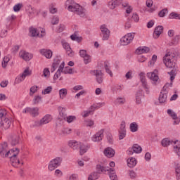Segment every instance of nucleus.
Listing matches in <instances>:
<instances>
[{"instance_id": "1", "label": "nucleus", "mask_w": 180, "mask_h": 180, "mask_svg": "<svg viewBox=\"0 0 180 180\" xmlns=\"http://www.w3.org/2000/svg\"><path fill=\"white\" fill-rule=\"evenodd\" d=\"M163 63L167 68H170L171 71L168 72L167 74L170 75V83H167L162 91H168L167 88H172V81L175 79V77L176 76L178 72V66L176 65V56L175 53H172L171 52H168L163 57Z\"/></svg>"}, {"instance_id": "2", "label": "nucleus", "mask_w": 180, "mask_h": 180, "mask_svg": "<svg viewBox=\"0 0 180 180\" xmlns=\"http://www.w3.org/2000/svg\"><path fill=\"white\" fill-rule=\"evenodd\" d=\"M0 119H1L0 122L1 129L3 130H8L12 124V122L9 118V114H8L6 110H0Z\"/></svg>"}, {"instance_id": "3", "label": "nucleus", "mask_w": 180, "mask_h": 180, "mask_svg": "<svg viewBox=\"0 0 180 180\" xmlns=\"http://www.w3.org/2000/svg\"><path fill=\"white\" fill-rule=\"evenodd\" d=\"M20 150L18 148H15L11 150V156H10L11 164L15 168H18L19 167V164H20V160L18 159V154Z\"/></svg>"}, {"instance_id": "4", "label": "nucleus", "mask_w": 180, "mask_h": 180, "mask_svg": "<svg viewBox=\"0 0 180 180\" xmlns=\"http://www.w3.org/2000/svg\"><path fill=\"white\" fill-rule=\"evenodd\" d=\"M68 11H69V12H74V13L79 15L81 18H84L86 12V10L84 8V7L77 3L72 6Z\"/></svg>"}, {"instance_id": "5", "label": "nucleus", "mask_w": 180, "mask_h": 180, "mask_svg": "<svg viewBox=\"0 0 180 180\" xmlns=\"http://www.w3.org/2000/svg\"><path fill=\"white\" fill-rule=\"evenodd\" d=\"M65 65V63L64 62H62L60 65H59V68L54 75V78L56 79H57V78H60V77L61 76V72L63 74H74V72H72V68L70 67L64 68Z\"/></svg>"}, {"instance_id": "6", "label": "nucleus", "mask_w": 180, "mask_h": 180, "mask_svg": "<svg viewBox=\"0 0 180 180\" xmlns=\"http://www.w3.org/2000/svg\"><path fill=\"white\" fill-rule=\"evenodd\" d=\"M62 162H63V158H60V157H57L55 159L51 160L48 166L49 171H54L56 168L61 165Z\"/></svg>"}, {"instance_id": "7", "label": "nucleus", "mask_w": 180, "mask_h": 180, "mask_svg": "<svg viewBox=\"0 0 180 180\" xmlns=\"http://www.w3.org/2000/svg\"><path fill=\"white\" fill-rule=\"evenodd\" d=\"M134 34H136L134 32L128 33L122 37L120 39L122 46H127V44H129L131 41H133V39H134Z\"/></svg>"}, {"instance_id": "8", "label": "nucleus", "mask_w": 180, "mask_h": 180, "mask_svg": "<svg viewBox=\"0 0 180 180\" xmlns=\"http://www.w3.org/2000/svg\"><path fill=\"white\" fill-rule=\"evenodd\" d=\"M11 154V150L8 148V143L4 142L0 145V155L3 158H6L9 157Z\"/></svg>"}, {"instance_id": "9", "label": "nucleus", "mask_w": 180, "mask_h": 180, "mask_svg": "<svg viewBox=\"0 0 180 180\" xmlns=\"http://www.w3.org/2000/svg\"><path fill=\"white\" fill-rule=\"evenodd\" d=\"M22 113H30L32 117H37L39 116V108L37 107H34V108H30V107H27L23 111Z\"/></svg>"}, {"instance_id": "10", "label": "nucleus", "mask_w": 180, "mask_h": 180, "mask_svg": "<svg viewBox=\"0 0 180 180\" xmlns=\"http://www.w3.org/2000/svg\"><path fill=\"white\" fill-rule=\"evenodd\" d=\"M139 77L143 88H144V89L146 90V94H150V86H148V84L147 83V80L146 79V75L143 72H141L139 74Z\"/></svg>"}, {"instance_id": "11", "label": "nucleus", "mask_w": 180, "mask_h": 180, "mask_svg": "<svg viewBox=\"0 0 180 180\" xmlns=\"http://www.w3.org/2000/svg\"><path fill=\"white\" fill-rule=\"evenodd\" d=\"M100 30L101 32V34L103 35V40H108L109 36H110V31L108 27H106L105 25H103L100 27Z\"/></svg>"}, {"instance_id": "12", "label": "nucleus", "mask_w": 180, "mask_h": 180, "mask_svg": "<svg viewBox=\"0 0 180 180\" xmlns=\"http://www.w3.org/2000/svg\"><path fill=\"white\" fill-rule=\"evenodd\" d=\"M119 134V140H123L126 137V122L124 121L120 124Z\"/></svg>"}, {"instance_id": "13", "label": "nucleus", "mask_w": 180, "mask_h": 180, "mask_svg": "<svg viewBox=\"0 0 180 180\" xmlns=\"http://www.w3.org/2000/svg\"><path fill=\"white\" fill-rule=\"evenodd\" d=\"M105 132V129H101L98 131L96 134H94L91 140L94 142H98L102 141V139H103V133Z\"/></svg>"}, {"instance_id": "14", "label": "nucleus", "mask_w": 180, "mask_h": 180, "mask_svg": "<svg viewBox=\"0 0 180 180\" xmlns=\"http://www.w3.org/2000/svg\"><path fill=\"white\" fill-rule=\"evenodd\" d=\"M20 143V136L19 134H13L11 136V146H18Z\"/></svg>"}, {"instance_id": "15", "label": "nucleus", "mask_w": 180, "mask_h": 180, "mask_svg": "<svg viewBox=\"0 0 180 180\" xmlns=\"http://www.w3.org/2000/svg\"><path fill=\"white\" fill-rule=\"evenodd\" d=\"M167 114L173 119V120H174L173 124H179L180 120L179 118H178V115H176V113H175V112L172 111L170 109H168Z\"/></svg>"}, {"instance_id": "16", "label": "nucleus", "mask_w": 180, "mask_h": 180, "mask_svg": "<svg viewBox=\"0 0 180 180\" xmlns=\"http://www.w3.org/2000/svg\"><path fill=\"white\" fill-rule=\"evenodd\" d=\"M167 98H168V91L162 90L159 96L160 103H165L167 102Z\"/></svg>"}, {"instance_id": "17", "label": "nucleus", "mask_w": 180, "mask_h": 180, "mask_svg": "<svg viewBox=\"0 0 180 180\" xmlns=\"http://www.w3.org/2000/svg\"><path fill=\"white\" fill-rule=\"evenodd\" d=\"M163 32H164V27H162V25H158V27H156L153 32L154 39H158V37L161 36V34L163 33Z\"/></svg>"}, {"instance_id": "18", "label": "nucleus", "mask_w": 180, "mask_h": 180, "mask_svg": "<svg viewBox=\"0 0 180 180\" xmlns=\"http://www.w3.org/2000/svg\"><path fill=\"white\" fill-rule=\"evenodd\" d=\"M94 74L96 76L98 84H102L103 82V73L101 70H94Z\"/></svg>"}, {"instance_id": "19", "label": "nucleus", "mask_w": 180, "mask_h": 180, "mask_svg": "<svg viewBox=\"0 0 180 180\" xmlns=\"http://www.w3.org/2000/svg\"><path fill=\"white\" fill-rule=\"evenodd\" d=\"M20 56L25 61H30V60L33 58V55L32 53H29L25 51H21L20 52Z\"/></svg>"}, {"instance_id": "20", "label": "nucleus", "mask_w": 180, "mask_h": 180, "mask_svg": "<svg viewBox=\"0 0 180 180\" xmlns=\"http://www.w3.org/2000/svg\"><path fill=\"white\" fill-rule=\"evenodd\" d=\"M158 73V71L157 70H155L153 72H148L147 74V77L148 78L153 81V82H157V81H158L159 79L158 75H157Z\"/></svg>"}, {"instance_id": "21", "label": "nucleus", "mask_w": 180, "mask_h": 180, "mask_svg": "<svg viewBox=\"0 0 180 180\" xmlns=\"http://www.w3.org/2000/svg\"><path fill=\"white\" fill-rule=\"evenodd\" d=\"M123 0H111L108 2V7L110 9H115L116 6H119V5H121Z\"/></svg>"}, {"instance_id": "22", "label": "nucleus", "mask_w": 180, "mask_h": 180, "mask_svg": "<svg viewBox=\"0 0 180 180\" xmlns=\"http://www.w3.org/2000/svg\"><path fill=\"white\" fill-rule=\"evenodd\" d=\"M143 98H144V92H143V90H139L136 94V103L140 105Z\"/></svg>"}, {"instance_id": "23", "label": "nucleus", "mask_w": 180, "mask_h": 180, "mask_svg": "<svg viewBox=\"0 0 180 180\" xmlns=\"http://www.w3.org/2000/svg\"><path fill=\"white\" fill-rule=\"evenodd\" d=\"M115 150H113V148L110 147H108L104 150V155L108 158H112V157H115Z\"/></svg>"}, {"instance_id": "24", "label": "nucleus", "mask_w": 180, "mask_h": 180, "mask_svg": "<svg viewBox=\"0 0 180 180\" xmlns=\"http://www.w3.org/2000/svg\"><path fill=\"white\" fill-rule=\"evenodd\" d=\"M67 118V115L64 111H60L59 112V117H58V120L56 121V123H58L59 124H63L64 123V120Z\"/></svg>"}, {"instance_id": "25", "label": "nucleus", "mask_w": 180, "mask_h": 180, "mask_svg": "<svg viewBox=\"0 0 180 180\" xmlns=\"http://www.w3.org/2000/svg\"><path fill=\"white\" fill-rule=\"evenodd\" d=\"M96 172L98 174L109 172V167H103L101 165H96Z\"/></svg>"}, {"instance_id": "26", "label": "nucleus", "mask_w": 180, "mask_h": 180, "mask_svg": "<svg viewBox=\"0 0 180 180\" xmlns=\"http://www.w3.org/2000/svg\"><path fill=\"white\" fill-rule=\"evenodd\" d=\"M80 144V142L74 140L70 141L68 143L69 147H70V148H72V150H78L79 148Z\"/></svg>"}, {"instance_id": "27", "label": "nucleus", "mask_w": 180, "mask_h": 180, "mask_svg": "<svg viewBox=\"0 0 180 180\" xmlns=\"http://www.w3.org/2000/svg\"><path fill=\"white\" fill-rule=\"evenodd\" d=\"M179 40H180V36L176 35L174 37L172 41L167 44V46H177V44H179Z\"/></svg>"}, {"instance_id": "28", "label": "nucleus", "mask_w": 180, "mask_h": 180, "mask_svg": "<svg viewBox=\"0 0 180 180\" xmlns=\"http://www.w3.org/2000/svg\"><path fill=\"white\" fill-rule=\"evenodd\" d=\"M148 51H150V48L147 46H141L136 50V54H139V56H141L143 53H148Z\"/></svg>"}, {"instance_id": "29", "label": "nucleus", "mask_w": 180, "mask_h": 180, "mask_svg": "<svg viewBox=\"0 0 180 180\" xmlns=\"http://www.w3.org/2000/svg\"><path fill=\"white\" fill-rule=\"evenodd\" d=\"M79 148L80 150V155H84V154H85V153H86L88 150H89V146L80 143Z\"/></svg>"}, {"instance_id": "30", "label": "nucleus", "mask_w": 180, "mask_h": 180, "mask_svg": "<svg viewBox=\"0 0 180 180\" xmlns=\"http://www.w3.org/2000/svg\"><path fill=\"white\" fill-rule=\"evenodd\" d=\"M177 141H178V140L174 141H170L169 139H168V138H166L162 141V146L163 147H168V146H169V144H172L173 143H174V144H176Z\"/></svg>"}, {"instance_id": "31", "label": "nucleus", "mask_w": 180, "mask_h": 180, "mask_svg": "<svg viewBox=\"0 0 180 180\" xmlns=\"http://www.w3.org/2000/svg\"><path fill=\"white\" fill-rule=\"evenodd\" d=\"M60 63H61V60H60V59H58V58L56 59H54L53 63L52 65V68L51 70V72H55L56 70L58 68V66L60 65Z\"/></svg>"}, {"instance_id": "32", "label": "nucleus", "mask_w": 180, "mask_h": 180, "mask_svg": "<svg viewBox=\"0 0 180 180\" xmlns=\"http://www.w3.org/2000/svg\"><path fill=\"white\" fill-rule=\"evenodd\" d=\"M41 102H43V97L39 95L34 96L32 100L33 105H39V103H41Z\"/></svg>"}, {"instance_id": "33", "label": "nucleus", "mask_w": 180, "mask_h": 180, "mask_svg": "<svg viewBox=\"0 0 180 180\" xmlns=\"http://www.w3.org/2000/svg\"><path fill=\"white\" fill-rule=\"evenodd\" d=\"M137 164V160H136V158H131L127 160V165L129 168H133L134 167H136V165Z\"/></svg>"}, {"instance_id": "34", "label": "nucleus", "mask_w": 180, "mask_h": 180, "mask_svg": "<svg viewBox=\"0 0 180 180\" xmlns=\"http://www.w3.org/2000/svg\"><path fill=\"white\" fill-rule=\"evenodd\" d=\"M129 129L132 133H136L139 130V124L136 122H131L129 125Z\"/></svg>"}, {"instance_id": "35", "label": "nucleus", "mask_w": 180, "mask_h": 180, "mask_svg": "<svg viewBox=\"0 0 180 180\" xmlns=\"http://www.w3.org/2000/svg\"><path fill=\"white\" fill-rule=\"evenodd\" d=\"M132 150L134 153H136V154H140V153L143 151V148H141L138 144H134L132 147Z\"/></svg>"}, {"instance_id": "36", "label": "nucleus", "mask_w": 180, "mask_h": 180, "mask_svg": "<svg viewBox=\"0 0 180 180\" xmlns=\"http://www.w3.org/2000/svg\"><path fill=\"white\" fill-rule=\"evenodd\" d=\"M30 33L32 37H36V36H39L37 29L32 27H30Z\"/></svg>"}, {"instance_id": "37", "label": "nucleus", "mask_w": 180, "mask_h": 180, "mask_svg": "<svg viewBox=\"0 0 180 180\" xmlns=\"http://www.w3.org/2000/svg\"><path fill=\"white\" fill-rule=\"evenodd\" d=\"M175 175H176V179L179 180L180 179V165H179V164H177L175 166Z\"/></svg>"}, {"instance_id": "38", "label": "nucleus", "mask_w": 180, "mask_h": 180, "mask_svg": "<svg viewBox=\"0 0 180 180\" xmlns=\"http://www.w3.org/2000/svg\"><path fill=\"white\" fill-rule=\"evenodd\" d=\"M99 176V174L97 172H94L89 176L88 180H96Z\"/></svg>"}, {"instance_id": "39", "label": "nucleus", "mask_w": 180, "mask_h": 180, "mask_svg": "<svg viewBox=\"0 0 180 180\" xmlns=\"http://www.w3.org/2000/svg\"><path fill=\"white\" fill-rule=\"evenodd\" d=\"M38 89H39V86H32L30 89V96H33V95H34V94H36V92H37Z\"/></svg>"}, {"instance_id": "40", "label": "nucleus", "mask_w": 180, "mask_h": 180, "mask_svg": "<svg viewBox=\"0 0 180 180\" xmlns=\"http://www.w3.org/2000/svg\"><path fill=\"white\" fill-rule=\"evenodd\" d=\"M75 1L73 0H67L65 2V6L68 10L71 9V7L73 6L74 4H75Z\"/></svg>"}, {"instance_id": "41", "label": "nucleus", "mask_w": 180, "mask_h": 180, "mask_svg": "<svg viewBox=\"0 0 180 180\" xmlns=\"http://www.w3.org/2000/svg\"><path fill=\"white\" fill-rule=\"evenodd\" d=\"M169 19H179L180 20V14H178L175 12H172L169 15Z\"/></svg>"}, {"instance_id": "42", "label": "nucleus", "mask_w": 180, "mask_h": 180, "mask_svg": "<svg viewBox=\"0 0 180 180\" xmlns=\"http://www.w3.org/2000/svg\"><path fill=\"white\" fill-rule=\"evenodd\" d=\"M60 99H64L67 96V89H62L59 91Z\"/></svg>"}, {"instance_id": "43", "label": "nucleus", "mask_w": 180, "mask_h": 180, "mask_svg": "<svg viewBox=\"0 0 180 180\" xmlns=\"http://www.w3.org/2000/svg\"><path fill=\"white\" fill-rule=\"evenodd\" d=\"M70 39L71 40H72L73 41H77V43H79L82 40V38L77 36V34H72L70 36Z\"/></svg>"}, {"instance_id": "44", "label": "nucleus", "mask_w": 180, "mask_h": 180, "mask_svg": "<svg viewBox=\"0 0 180 180\" xmlns=\"http://www.w3.org/2000/svg\"><path fill=\"white\" fill-rule=\"evenodd\" d=\"M168 13V9L164 8L158 13L159 18H165V15Z\"/></svg>"}, {"instance_id": "45", "label": "nucleus", "mask_w": 180, "mask_h": 180, "mask_svg": "<svg viewBox=\"0 0 180 180\" xmlns=\"http://www.w3.org/2000/svg\"><path fill=\"white\" fill-rule=\"evenodd\" d=\"M115 103H118L119 105H124V103H126V99L120 97L117 98L115 100Z\"/></svg>"}, {"instance_id": "46", "label": "nucleus", "mask_w": 180, "mask_h": 180, "mask_svg": "<svg viewBox=\"0 0 180 180\" xmlns=\"http://www.w3.org/2000/svg\"><path fill=\"white\" fill-rule=\"evenodd\" d=\"M25 77L22 76V75L17 77L15 79V84H20L22 81H25Z\"/></svg>"}, {"instance_id": "47", "label": "nucleus", "mask_w": 180, "mask_h": 180, "mask_svg": "<svg viewBox=\"0 0 180 180\" xmlns=\"http://www.w3.org/2000/svg\"><path fill=\"white\" fill-rule=\"evenodd\" d=\"M27 12L29 14L30 18H32V16L34 15L35 11L32 6H28Z\"/></svg>"}, {"instance_id": "48", "label": "nucleus", "mask_w": 180, "mask_h": 180, "mask_svg": "<svg viewBox=\"0 0 180 180\" xmlns=\"http://www.w3.org/2000/svg\"><path fill=\"white\" fill-rule=\"evenodd\" d=\"M9 58L8 57H4L3 59V61L1 63V65L3 68H6V65H8V63H9Z\"/></svg>"}, {"instance_id": "49", "label": "nucleus", "mask_w": 180, "mask_h": 180, "mask_svg": "<svg viewBox=\"0 0 180 180\" xmlns=\"http://www.w3.org/2000/svg\"><path fill=\"white\" fill-rule=\"evenodd\" d=\"M83 58H84V63L86 65L89 64V63H91V56H89L88 54L86 56H84Z\"/></svg>"}, {"instance_id": "50", "label": "nucleus", "mask_w": 180, "mask_h": 180, "mask_svg": "<svg viewBox=\"0 0 180 180\" xmlns=\"http://www.w3.org/2000/svg\"><path fill=\"white\" fill-rule=\"evenodd\" d=\"M22 5L20 3H18V4H15L13 6L14 12H19V11H20V9H22Z\"/></svg>"}, {"instance_id": "51", "label": "nucleus", "mask_w": 180, "mask_h": 180, "mask_svg": "<svg viewBox=\"0 0 180 180\" xmlns=\"http://www.w3.org/2000/svg\"><path fill=\"white\" fill-rule=\"evenodd\" d=\"M50 13H57V8L54 7V4H51L49 6Z\"/></svg>"}, {"instance_id": "52", "label": "nucleus", "mask_w": 180, "mask_h": 180, "mask_svg": "<svg viewBox=\"0 0 180 180\" xmlns=\"http://www.w3.org/2000/svg\"><path fill=\"white\" fill-rule=\"evenodd\" d=\"M53 57V51L48 49L46 51V58H51Z\"/></svg>"}, {"instance_id": "53", "label": "nucleus", "mask_w": 180, "mask_h": 180, "mask_svg": "<svg viewBox=\"0 0 180 180\" xmlns=\"http://www.w3.org/2000/svg\"><path fill=\"white\" fill-rule=\"evenodd\" d=\"M77 119V117L75 116H68L66 117V120L68 122V123H72V122H74V120H75Z\"/></svg>"}, {"instance_id": "54", "label": "nucleus", "mask_w": 180, "mask_h": 180, "mask_svg": "<svg viewBox=\"0 0 180 180\" xmlns=\"http://www.w3.org/2000/svg\"><path fill=\"white\" fill-rule=\"evenodd\" d=\"M31 74L30 71H29V68H27L22 72V75L26 78V77H29Z\"/></svg>"}, {"instance_id": "55", "label": "nucleus", "mask_w": 180, "mask_h": 180, "mask_svg": "<svg viewBox=\"0 0 180 180\" xmlns=\"http://www.w3.org/2000/svg\"><path fill=\"white\" fill-rule=\"evenodd\" d=\"M107 140L110 144H113V136L112 134H107Z\"/></svg>"}, {"instance_id": "56", "label": "nucleus", "mask_w": 180, "mask_h": 180, "mask_svg": "<svg viewBox=\"0 0 180 180\" xmlns=\"http://www.w3.org/2000/svg\"><path fill=\"white\" fill-rule=\"evenodd\" d=\"M65 29V26L63 24H60L58 27V29L56 30L57 33H61Z\"/></svg>"}, {"instance_id": "57", "label": "nucleus", "mask_w": 180, "mask_h": 180, "mask_svg": "<svg viewBox=\"0 0 180 180\" xmlns=\"http://www.w3.org/2000/svg\"><path fill=\"white\" fill-rule=\"evenodd\" d=\"M85 124L87 127H92V126H94V122L93 120H86L85 121Z\"/></svg>"}, {"instance_id": "58", "label": "nucleus", "mask_w": 180, "mask_h": 180, "mask_svg": "<svg viewBox=\"0 0 180 180\" xmlns=\"http://www.w3.org/2000/svg\"><path fill=\"white\" fill-rule=\"evenodd\" d=\"M71 133V129L64 128L62 129V133L60 134H70Z\"/></svg>"}, {"instance_id": "59", "label": "nucleus", "mask_w": 180, "mask_h": 180, "mask_svg": "<svg viewBox=\"0 0 180 180\" xmlns=\"http://www.w3.org/2000/svg\"><path fill=\"white\" fill-rule=\"evenodd\" d=\"M58 22H60V18L58 17H53L51 20L52 25H58Z\"/></svg>"}, {"instance_id": "60", "label": "nucleus", "mask_w": 180, "mask_h": 180, "mask_svg": "<svg viewBox=\"0 0 180 180\" xmlns=\"http://www.w3.org/2000/svg\"><path fill=\"white\" fill-rule=\"evenodd\" d=\"M79 56L80 57H82V58H84V57H85V56H86L88 53H86V50L84 49H81L79 51Z\"/></svg>"}, {"instance_id": "61", "label": "nucleus", "mask_w": 180, "mask_h": 180, "mask_svg": "<svg viewBox=\"0 0 180 180\" xmlns=\"http://www.w3.org/2000/svg\"><path fill=\"white\" fill-rule=\"evenodd\" d=\"M91 113H94L92 110H86L83 112V117H88L89 115H91Z\"/></svg>"}, {"instance_id": "62", "label": "nucleus", "mask_w": 180, "mask_h": 180, "mask_svg": "<svg viewBox=\"0 0 180 180\" xmlns=\"http://www.w3.org/2000/svg\"><path fill=\"white\" fill-rule=\"evenodd\" d=\"M109 176L111 180H117V176L115 173L110 174Z\"/></svg>"}, {"instance_id": "63", "label": "nucleus", "mask_w": 180, "mask_h": 180, "mask_svg": "<svg viewBox=\"0 0 180 180\" xmlns=\"http://www.w3.org/2000/svg\"><path fill=\"white\" fill-rule=\"evenodd\" d=\"M69 180H78V175L76 174H73L69 177Z\"/></svg>"}, {"instance_id": "64", "label": "nucleus", "mask_w": 180, "mask_h": 180, "mask_svg": "<svg viewBox=\"0 0 180 180\" xmlns=\"http://www.w3.org/2000/svg\"><path fill=\"white\" fill-rule=\"evenodd\" d=\"M175 153H176L177 155L180 157V147H178V146H175L174 147Z\"/></svg>"}]
</instances>
